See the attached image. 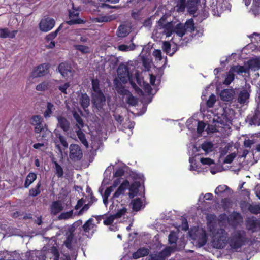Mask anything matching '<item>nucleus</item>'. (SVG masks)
<instances>
[{
  "mask_svg": "<svg viewBox=\"0 0 260 260\" xmlns=\"http://www.w3.org/2000/svg\"><path fill=\"white\" fill-rule=\"evenodd\" d=\"M136 45L132 43L131 45H127L122 44L118 46V49L121 51H129L134 50L136 48Z\"/></svg>",
  "mask_w": 260,
  "mask_h": 260,
  "instance_id": "39",
  "label": "nucleus"
},
{
  "mask_svg": "<svg viewBox=\"0 0 260 260\" xmlns=\"http://www.w3.org/2000/svg\"><path fill=\"white\" fill-rule=\"evenodd\" d=\"M73 210H71L68 212H63L61 213L58 216V219L60 220H67L69 219L73 218Z\"/></svg>",
  "mask_w": 260,
  "mask_h": 260,
  "instance_id": "45",
  "label": "nucleus"
},
{
  "mask_svg": "<svg viewBox=\"0 0 260 260\" xmlns=\"http://www.w3.org/2000/svg\"><path fill=\"white\" fill-rule=\"evenodd\" d=\"M80 103L81 106L85 110L88 107L90 103V99L86 94H82L80 98Z\"/></svg>",
  "mask_w": 260,
  "mask_h": 260,
  "instance_id": "36",
  "label": "nucleus"
},
{
  "mask_svg": "<svg viewBox=\"0 0 260 260\" xmlns=\"http://www.w3.org/2000/svg\"><path fill=\"white\" fill-rule=\"evenodd\" d=\"M128 188L129 191L128 194L131 198H133L137 194L138 191V186L137 185L133 184L131 186L129 185L127 189Z\"/></svg>",
  "mask_w": 260,
  "mask_h": 260,
  "instance_id": "47",
  "label": "nucleus"
},
{
  "mask_svg": "<svg viewBox=\"0 0 260 260\" xmlns=\"http://www.w3.org/2000/svg\"><path fill=\"white\" fill-rule=\"evenodd\" d=\"M48 69L47 64H41L33 70L31 76L33 78L43 76L48 73Z\"/></svg>",
  "mask_w": 260,
  "mask_h": 260,
  "instance_id": "19",
  "label": "nucleus"
},
{
  "mask_svg": "<svg viewBox=\"0 0 260 260\" xmlns=\"http://www.w3.org/2000/svg\"><path fill=\"white\" fill-rule=\"evenodd\" d=\"M54 110V105L50 102H48L47 103L46 109L44 113V116L45 118L50 117Z\"/></svg>",
  "mask_w": 260,
  "mask_h": 260,
  "instance_id": "37",
  "label": "nucleus"
},
{
  "mask_svg": "<svg viewBox=\"0 0 260 260\" xmlns=\"http://www.w3.org/2000/svg\"><path fill=\"white\" fill-rule=\"evenodd\" d=\"M92 95L103 93L100 88L99 81L97 79H92Z\"/></svg>",
  "mask_w": 260,
  "mask_h": 260,
  "instance_id": "32",
  "label": "nucleus"
},
{
  "mask_svg": "<svg viewBox=\"0 0 260 260\" xmlns=\"http://www.w3.org/2000/svg\"><path fill=\"white\" fill-rule=\"evenodd\" d=\"M234 117V111L229 107H219L214 113L204 116V120L208 125L210 132H219L223 136L228 135L230 132V124Z\"/></svg>",
  "mask_w": 260,
  "mask_h": 260,
  "instance_id": "1",
  "label": "nucleus"
},
{
  "mask_svg": "<svg viewBox=\"0 0 260 260\" xmlns=\"http://www.w3.org/2000/svg\"><path fill=\"white\" fill-rule=\"evenodd\" d=\"M55 137L54 139V142L55 144L56 148L58 149L61 154H62L63 150L61 149L60 144L63 147V149H66L68 147V143H67L66 138L61 134L55 132Z\"/></svg>",
  "mask_w": 260,
  "mask_h": 260,
  "instance_id": "10",
  "label": "nucleus"
},
{
  "mask_svg": "<svg viewBox=\"0 0 260 260\" xmlns=\"http://www.w3.org/2000/svg\"><path fill=\"white\" fill-rule=\"evenodd\" d=\"M114 18L112 16H103L95 19L98 22H109L113 20Z\"/></svg>",
  "mask_w": 260,
  "mask_h": 260,
  "instance_id": "55",
  "label": "nucleus"
},
{
  "mask_svg": "<svg viewBox=\"0 0 260 260\" xmlns=\"http://www.w3.org/2000/svg\"><path fill=\"white\" fill-rule=\"evenodd\" d=\"M118 78L122 83H126L130 80L132 75L130 74L128 71V67L124 64L119 65L117 70Z\"/></svg>",
  "mask_w": 260,
  "mask_h": 260,
  "instance_id": "7",
  "label": "nucleus"
},
{
  "mask_svg": "<svg viewBox=\"0 0 260 260\" xmlns=\"http://www.w3.org/2000/svg\"><path fill=\"white\" fill-rule=\"evenodd\" d=\"M116 88L118 93H119L120 94L126 95L127 96L128 94L130 93L127 89H126L123 87H119L118 85H116Z\"/></svg>",
  "mask_w": 260,
  "mask_h": 260,
  "instance_id": "62",
  "label": "nucleus"
},
{
  "mask_svg": "<svg viewBox=\"0 0 260 260\" xmlns=\"http://www.w3.org/2000/svg\"><path fill=\"white\" fill-rule=\"evenodd\" d=\"M189 161L190 164V170L195 171L197 173H200L203 172V169L199 165H197L194 158H189Z\"/></svg>",
  "mask_w": 260,
  "mask_h": 260,
  "instance_id": "30",
  "label": "nucleus"
},
{
  "mask_svg": "<svg viewBox=\"0 0 260 260\" xmlns=\"http://www.w3.org/2000/svg\"><path fill=\"white\" fill-rule=\"evenodd\" d=\"M48 256L52 255L53 260H58L59 254L56 247H52L47 252Z\"/></svg>",
  "mask_w": 260,
  "mask_h": 260,
  "instance_id": "50",
  "label": "nucleus"
},
{
  "mask_svg": "<svg viewBox=\"0 0 260 260\" xmlns=\"http://www.w3.org/2000/svg\"><path fill=\"white\" fill-rule=\"evenodd\" d=\"M228 219V221L230 224L235 226L237 224L242 222V217L240 214L237 213H233L229 217H227L225 214L222 215L220 217V220H223Z\"/></svg>",
  "mask_w": 260,
  "mask_h": 260,
  "instance_id": "14",
  "label": "nucleus"
},
{
  "mask_svg": "<svg viewBox=\"0 0 260 260\" xmlns=\"http://www.w3.org/2000/svg\"><path fill=\"white\" fill-rule=\"evenodd\" d=\"M51 86V83L49 81H45L38 84L36 89L39 91H44L50 88Z\"/></svg>",
  "mask_w": 260,
  "mask_h": 260,
  "instance_id": "35",
  "label": "nucleus"
},
{
  "mask_svg": "<svg viewBox=\"0 0 260 260\" xmlns=\"http://www.w3.org/2000/svg\"><path fill=\"white\" fill-rule=\"evenodd\" d=\"M162 48L164 51L170 55H173L176 51V50H174L173 48L172 50L171 49L170 43L167 41H164L163 42Z\"/></svg>",
  "mask_w": 260,
  "mask_h": 260,
  "instance_id": "41",
  "label": "nucleus"
},
{
  "mask_svg": "<svg viewBox=\"0 0 260 260\" xmlns=\"http://www.w3.org/2000/svg\"><path fill=\"white\" fill-rule=\"evenodd\" d=\"M131 31L129 25H121L117 31V35L119 37L123 38L128 35Z\"/></svg>",
  "mask_w": 260,
  "mask_h": 260,
  "instance_id": "26",
  "label": "nucleus"
},
{
  "mask_svg": "<svg viewBox=\"0 0 260 260\" xmlns=\"http://www.w3.org/2000/svg\"><path fill=\"white\" fill-rule=\"evenodd\" d=\"M70 86V83L69 82H66L63 84H61L58 86V88L62 93L64 94H67L69 88Z\"/></svg>",
  "mask_w": 260,
  "mask_h": 260,
  "instance_id": "52",
  "label": "nucleus"
},
{
  "mask_svg": "<svg viewBox=\"0 0 260 260\" xmlns=\"http://www.w3.org/2000/svg\"><path fill=\"white\" fill-rule=\"evenodd\" d=\"M74 47L76 50L81 52L83 54L89 53L92 51V50L90 47L85 45H75Z\"/></svg>",
  "mask_w": 260,
  "mask_h": 260,
  "instance_id": "40",
  "label": "nucleus"
},
{
  "mask_svg": "<svg viewBox=\"0 0 260 260\" xmlns=\"http://www.w3.org/2000/svg\"><path fill=\"white\" fill-rule=\"evenodd\" d=\"M56 118L58 121V126L65 132L68 131L70 128V122L67 119L62 116H57Z\"/></svg>",
  "mask_w": 260,
  "mask_h": 260,
  "instance_id": "23",
  "label": "nucleus"
},
{
  "mask_svg": "<svg viewBox=\"0 0 260 260\" xmlns=\"http://www.w3.org/2000/svg\"><path fill=\"white\" fill-rule=\"evenodd\" d=\"M186 125L189 129H194L197 125V132L199 134H201L205 127L206 124L202 121H197L195 119H190L187 121Z\"/></svg>",
  "mask_w": 260,
  "mask_h": 260,
  "instance_id": "15",
  "label": "nucleus"
},
{
  "mask_svg": "<svg viewBox=\"0 0 260 260\" xmlns=\"http://www.w3.org/2000/svg\"><path fill=\"white\" fill-rule=\"evenodd\" d=\"M70 158L74 161L80 160L82 157V151L80 147L77 144H71L69 147Z\"/></svg>",
  "mask_w": 260,
  "mask_h": 260,
  "instance_id": "9",
  "label": "nucleus"
},
{
  "mask_svg": "<svg viewBox=\"0 0 260 260\" xmlns=\"http://www.w3.org/2000/svg\"><path fill=\"white\" fill-rule=\"evenodd\" d=\"M177 240L176 233L174 232H171L169 235L168 240L170 243H175Z\"/></svg>",
  "mask_w": 260,
  "mask_h": 260,
  "instance_id": "60",
  "label": "nucleus"
},
{
  "mask_svg": "<svg viewBox=\"0 0 260 260\" xmlns=\"http://www.w3.org/2000/svg\"><path fill=\"white\" fill-rule=\"evenodd\" d=\"M186 0H179L176 6L178 11H183L185 8Z\"/></svg>",
  "mask_w": 260,
  "mask_h": 260,
  "instance_id": "63",
  "label": "nucleus"
},
{
  "mask_svg": "<svg viewBox=\"0 0 260 260\" xmlns=\"http://www.w3.org/2000/svg\"><path fill=\"white\" fill-rule=\"evenodd\" d=\"M58 70L63 78L68 79L71 78L73 76L74 71L70 64L68 63H60L58 67Z\"/></svg>",
  "mask_w": 260,
  "mask_h": 260,
  "instance_id": "8",
  "label": "nucleus"
},
{
  "mask_svg": "<svg viewBox=\"0 0 260 260\" xmlns=\"http://www.w3.org/2000/svg\"><path fill=\"white\" fill-rule=\"evenodd\" d=\"M72 8L69 10V16L70 20L66 22V23L71 25L75 24H83L85 21L78 17L80 10L78 7H76L73 3H71Z\"/></svg>",
  "mask_w": 260,
  "mask_h": 260,
  "instance_id": "6",
  "label": "nucleus"
},
{
  "mask_svg": "<svg viewBox=\"0 0 260 260\" xmlns=\"http://www.w3.org/2000/svg\"><path fill=\"white\" fill-rule=\"evenodd\" d=\"M216 101V96L212 94L207 102V105L208 107H212Z\"/></svg>",
  "mask_w": 260,
  "mask_h": 260,
  "instance_id": "61",
  "label": "nucleus"
},
{
  "mask_svg": "<svg viewBox=\"0 0 260 260\" xmlns=\"http://www.w3.org/2000/svg\"><path fill=\"white\" fill-rule=\"evenodd\" d=\"M17 30H14L11 32L9 31L8 28H0V38H13L15 37L17 34Z\"/></svg>",
  "mask_w": 260,
  "mask_h": 260,
  "instance_id": "28",
  "label": "nucleus"
},
{
  "mask_svg": "<svg viewBox=\"0 0 260 260\" xmlns=\"http://www.w3.org/2000/svg\"><path fill=\"white\" fill-rule=\"evenodd\" d=\"M250 211L254 214L260 213V204L258 205H250L249 207Z\"/></svg>",
  "mask_w": 260,
  "mask_h": 260,
  "instance_id": "59",
  "label": "nucleus"
},
{
  "mask_svg": "<svg viewBox=\"0 0 260 260\" xmlns=\"http://www.w3.org/2000/svg\"><path fill=\"white\" fill-rule=\"evenodd\" d=\"M37 175L34 173H30L26 177L24 186L25 188H28L29 186L32 183V182L36 179Z\"/></svg>",
  "mask_w": 260,
  "mask_h": 260,
  "instance_id": "38",
  "label": "nucleus"
},
{
  "mask_svg": "<svg viewBox=\"0 0 260 260\" xmlns=\"http://www.w3.org/2000/svg\"><path fill=\"white\" fill-rule=\"evenodd\" d=\"M196 3L194 0H188L187 8L189 13L194 14L196 11Z\"/></svg>",
  "mask_w": 260,
  "mask_h": 260,
  "instance_id": "46",
  "label": "nucleus"
},
{
  "mask_svg": "<svg viewBox=\"0 0 260 260\" xmlns=\"http://www.w3.org/2000/svg\"><path fill=\"white\" fill-rule=\"evenodd\" d=\"M246 223L247 228L252 232L260 229V220L257 219L254 217L248 218Z\"/></svg>",
  "mask_w": 260,
  "mask_h": 260,
  "instance_id": "17",
  "label": "nucleus"
},
{
  "mask_svg": "<svg viewBox=\"0 0 260 260\" xmlns=\"http://www.w3.org/2000/svg\"><path fill=\"white\" fill-rule=\"evenodd\" d=\"M92 103L94 106L98 109L103 107L105 104V97L103 93L92 95Z\"/></svg>",
  "mask_w": 260,
  "mask_h": 260,
  "instance_id": "20",
  "label": "nucleus"
},
{
  "mask_svg": "<svg viewBox=\"0 0 260 260\" xmlns=\"http://www.w3.org/2000/svg\"><path fill=\"white\" fill-rule=\"evenodd\" d=\"M216 4H214V2H213V5L211 6L212 9L215 12V11L218 12H222L228 9L229 4L226 2H223L220 3L219 2L218 5H217V1Z\"/></svg>",
  "mask_w": 260,
  "mask_h": 260,
  "instance_id": "24",
  "label": "nucleus"
},
{
  "mask_svg": "<svg viewBox=\"0 0 260 260\" xmlns=\"http://www.w3.org/2000/svg\"><path fill=\"white\" fill-rule=\"evenodd\" d=\"M55 23V20L53 18L48 17L43 19L40 22V29L42 31L47 32L54 27Z\"/></svg>",
  "mask_w": 260,
  "mask_h": 260,
  "instance_id": "12",
  "label": "nucleus"
},
{
  "mask_svg": "<svg viewBox=\"0 0 260 260\" xmlns=\"http://www.w3.org/2000/svg\"><path fill=\"white\" fill-rule=\"evenodd\" d=\"M76 133H77V135L78 136V138L81 141V142L82 143V144L84 145H85V146L87 147L88 142L85 138V135L81 131V128H79V129L78 131H77Z\"/></svg>",
  "mask_w": 260,
  "mask_h": 260,
  "instance_id": "48",
  "label": "nucleus"
},
{
  "mask_svg": "<svg viewBox=\"0 0 260 260\" xmlns=\"http://www.w3.org/2000/svg\"><path fill=\"white\" fill-rule=\"evenodd\" d=\"M31 124L34 126L36 133H41L44 128L43 118L40 115H35L31 118Z\"/></svg>",
  "mask_w": 260,
  "mask_h": 260,
  "instance_id": "13",
  "label": "nucleus"
},
{
  "mask_svg": "<svg viewBox=\"0 0 260 260\" xmlns=\"http://www.w3.org/2000/svg\"><path fill=\"white\" fill-rule=\"evenodd\" d=\"M247 72V68L241 66H234L231 68L227 73L223 83L228 85L234 80L235 74H240Z\"/></svg>",
  "mask_w": 260,
  "mask_h": 260,
  "instance_id": "5",
  "label": "nucleus"
},
{
  "mask_svg": "<svg viewBox=\"0 0 260 260\" xmlns=\"http://www.w3.org/2000/svg\"><path fill=\"white\" fill-rule=\"evenodd\" d=\"M250 86L249 85H246L245 89L240 91L238 97V102L240 104H245L248 102L249 98Z\"/></svg>",
  "mask_w": 260,
  "mask_h": 260,
  "instance_id": "18",
  "label": "nucleus"
},
{
  "mask_svg": "<svg viewBox=\"0 0 260 260\" xmlns=\"http://www.w3.org/2000/svg\"><path fill=\"white\" fill-rule=\"evenodd\" d=\"M234 91L232 89H225L220 94L221 99L225 101H230L233 98Z\"/></svg>",
  "mask_w": 260,
  "mask_h": 260,
  "instance_id": "27",
  "label": "nucleus"
},
{
  "mask_svg": "<svg viewBox=\"0 0 260 260\" xmlns=\"http://www.w3.org/2000/svg\"><path fill=\"white\" fill-rule=\"evenodd\" d=\"M127 102L131 105H135L137 103V99L135 98L131 94H128L127 96Z\"/></svg>",
  "mask_w": 260,
  "mask_h": 260,
  "instance_id": "64",
  "label": "nucleus"
},
{
  "mask_svg": "<svg viewBox=\"0 0 260 260\" xmlns=\"http://www.w3.org/2000/svg\"><path fill=\"white\" fill-rule=\"evenodd\" d=\"M66 246L69 249H73L77 245V241L74 238L73 234L69 232L67 233V238L64 242Z\"/></svg>",
  "mask_w": 260,
  "mask_h": 260,
  "instance_id": "22",
  "label": "nucleus"
},
{
  "mask_svg": "<svg viewBox=\"0 0 260 260\" xmlns=\"http://www.w3.org/2000/svg\"><path fill=\"white\" fill-rule=\"evenodd\" d=\"M237 154L235 152L232 153L227 155L223 160L224 164H231L236 157Z\"/></svg>",
  "mask_w": 260,
  "mask_h": 260,
  "instance_id": "56",
  "label": "nucleus"
},
{
  "mask_svg": "<svg viewBox=\"0 0 260 260\" xmlns=\"http://www.w3.org/2000/svg\"><path fill=\"white\" fill-rule=\"evenodd\" d=\"M63 209V206L61 201H56L52 203L51 206V213L53 215H56Z\"/></svg>",
  "mask_w": 260,
  "mask_h": 260,
  "instance_id": "25",
  "label": "nucleus"
},
{
  "mask_svg": "<svg viewBox=\"0 0 260 260\" xmlns=\"http://www.w3.org/2000/svg\"><path fill=\"white\" fill-rule=\"evenodd\" d=\"M55 166L56 174L58 177H61L63 175V171L62 167L57 162H54Z\"/></svg>",
  "mask_w": 260,
  "mask_h": 260,
  "instance_id": "58",
  "label": "nucleus"
},
{
  "mask_svg": "<svg viewBox=\"0 0 260 260\" xmlns=\"http://www.w3.org/2000/svg\"><path fill=\"white\" fill-rule=\"evenodd\" d=\"M243 67H246L247 68V72L249 69L252 70H257L260 69V58H253L249 60L247 64H245Z\"/></svg>",
  "mask_w": 260,
  "mask_h": 260,
  "instance_id": "21",
  "label": "nucleus"
},
{
  "mask_svg": "<svg viewBox=\"0 0 260 260\" xmlns=\"http://www.w3.org/2000/svg\"><path fill=\"white\" fill-rule=\"evenodd\" d=\"M251 122L254 125H260V101L258 102L255 114L251 119Z\"/></svg>",
  "mask_w": 260,
  "mask_h": 260,
  "instance_id": "33",
  "label": "nucleus"
},
{
  "mask_svg": "<svg viewBox=\"0 0 260 260\" xmlns=\"http://www.w3.org/2000/svg\"><path fill=\"white\" fill-rule=\"evenodd\" d=\"M228 189H229V188L228 187V186L225 185H219L216 188L215 190V193L216 194L218 195L221 194V193L224 192V191Z\"/></svg>",
  "mask_w": 260,
  "mask_h": 260,
  "instance_id": "54",
  "label": "nucleus"
},
{
  "mask_svg": "<svg viewBox=\"0 0 260 260\" xmlns=\"http://www.w3.org/2000/svg\"><path fill=\"white\" fill-rule=\"evenodd\" d=\"M125 168V165L120 164L119 167L116 169L114 174V176L116 178L114 180L113 184L106 189L103 196V203L105 205H107L108 198L111 192L115 191L112 199L113 204L115 203V200L120 196L123 195L125 190L129 186V182L127 180H124L122 182V179L120 178L123 175Z\"/></svg>",
  "mask_w": 260,
  "mask_h": 260,
  "instance_id": "3",
  "label": "nucleus"
},
{
  "mask_svg": "<svg viewBox=\"0 0 260 260\" xmlns=\"http://www.w3.org/2000/svg\"><path fill=\"white\" fill-rule=\"evenodd\" d=\"M213 148V145L211 142L206 141L201 145L198 151H200L201 149H202L205 152V154H207L212 151Z\"/></svg>",
  "mask_w": 260,
  "mask_h": 260,
  "instance_id": "29",
  "label": "nucleus"
},
{
  "mask_svg": "<svg viewBox=\"0 0 260 260\" xmlns=\"http://www.w3.org/2000/svg\"><path fill=\"white\" fill-rule=\"evenodd\" d=\"M63 25V24H61L55 31L48 34L45 38L46 42L53 41V40L57 36L58 32L62 27Z\"/></svg>",
  "mask_w": 260,
  "mask_h": 260,
  "instance_id": "44",
  "label": "nucleus"
},
{
  "mask_svg": "<svg viewBox=\"0 0 260 260\" xmlns=\"http://www.w3.org/2000/svg\"><path fill=\"white\" fill-rule=\"evenodd\" d=\"M93 221L94 220L93 219L90 218L83 225V229L85 233H89L90 231L94 230L95 225Z\"/></svg>",
  "mask_w": 260,
  "mask_h": 260,
  "instance_id": "31",
  "label": "nucleus"
},
{
  "mask_svg": "<svg viewBox=\"0 0 260 260\" xmlns=\"http://www.w3.org/2000/svg\"><path fill=\"white\" fill-rule=\"evenodd\" d=\"M186 30L184 25L181 23H178L176 25L173 22H169L164 25L162 27L157 28L153 31V35L157 36V37H160V35H157L162 33L166 35L167 37H170L173 32H175L180 38L182 37L185 34Z\"/></svg>",
  "mask_w": 260,
  "mask_h": 260,
  "instance_id": "4",
  "label": "nucleus"
},
{
  "mask_svg": "<svg viewBox=\"0 0 260 260\" xmlns=\"http://www.w3.org/2000/svg\"><path fill=\"white\" fill-rule=\"evenodd\" d=\"M132 208L134 210L138 211L141 209L143 204L141 200L139 198L136 199L132 202Z\"/></svg>",
  "mask_w": 260,
  "mask_h": 260,
  "instance_id": "42",
  "label": "nucleus"
},
{
  "mask_svg": "<svg viewBox=\"0 0 260 260\" xmlns=\"http://www.w3.org/2000/svg\"><path fill=\"white\" fill-rule=\"evenodd\" d=\"M120 197L121 196H120L118 198H117L115 200V203L113 204H112V197L110 199L109 201L108 200V203H107V205H105L106 206H107V204L109 202H110L111 203L110 206V210H113V208L115 207V206L118 207L117 213L115 214H114L115 216L116 217V218L117 219L121 217H122L123 215H125V214L126 213V211H127V209L125 208V207L123 206L122 205V204L120 205V207H119V206L118 205V203L119 202V199H120Z\"/></svg>",
  "mask_w": 260,
  "mask_h": 260,
  "instance_id": "11",
  "label": "nucleus"
},
{
  "mask_svg": "<svg viewBox=\"0 0 260 260\" xmlns=\"http://www.w3.org/2000/svg\"><path fill=\"white\" fill-rule=\"evenodd\" d=\"M73 116L77 122L76 124L77 127L78 128L82 127L83 126V122L79 115L77 112H75L73 113Z\"/></svg>",
  "mask_w": 260,
  "mask_h": 260,
  "instance_id": "51",
  "label": "nucleus"
},
{
  "mask_svg": "<svg viewBox=\"0 0 260 260\" xmlns=\"http://www.w3.org/2000/svg\"><path fill=\"white\" fill-rule=\"evenodd\" d=\"M117 219L114 215L106 216L104 220V223L105 225H110L113 223L114 220Z\"/></svg>",
  "mask_w": 260,
  "mask_h": 260,
  "instance_id": "57",
  "label": "nucleus"
},
{
  "mask_svg": "<svg viewBox=\"0 0 260 260\" xmlns=\"http://www.w3.org/2000/svg\"><path fill=\"white\" fill-rule=\"evenodd\" d=\"M197 233L193 234V231L191 230L189 232V234L192 239L194 240H198L199 243L202 245H204L206 242V234L204 231L197 230Z\"/></svg>",
  "mask_w": 260,
  "mask_h": 260,
  "instance_id": "16",
  "label": "nucleus"
},
{
  "mask_svg": "<svg viewBox=\"0 0 260 260\" xmlns=\"http://www.w3.org/2000/svg\"><path fill=\"white\" fill-rule=\"evenodd\" d=\"M207 226L213 235L212 243L216 248H222L225 246L228 241L231 248L237 250L240 248L245 241V233L244 231H235L228 240V233L224 230L220 229L216 231L214 223L209 222V217L207 219Z\"/></svg>",
  "mask_w": 260,
  "mask_h": 260,
  "instance_id": "2",
  "label": "nucleus"
},
{
  "mask_svg": "<svg viewBox=\"0 0 260 260\" xmlns=\"http://www.w3.org/2000/svg\"><path fill=\"white\" fill-rule=\"evenodd\" d=\"M184 27L186 31L191 32L193 31L194 29L193 20L192 19L187 20L184 25Z\"/></svg>",
  "mask_w": 260,
  "mask_h": 260,
  "instance_id": "49",
  "label": "nucleus"
},
{
  "mask_svg": "<svg viewBox=\"0 0 260 260\" xmlns=\"http://www.w3.org/2000/svg\"><path fill=\"white\" fill-rule=\"evenodd\" d=\"M41 186L40 182L38 183L36 186L34 188H32L29 190V195L35 197L40 193V187Z\"/></svg>",
  "mask_w": 260,
  "mask_h": 260,
  "instance_id": "53",
  "label": "nucleus"
},
{
  "mask_svg": "<svg viewBox=\"0 0 260 260\" xmlns=\"http://www.w3.org/2000/svg\"><path fill=\"white\" fill-rule=\"evenodd\" d=\"M63 25V24H61L55 31L48 34L45 38L46 42L53 41V40L57 36L58 32L62 27Z\"/></svg>",
  "mask_w": 260,
  "mask_h": 260,
  "instance_id": "43",
  "label": "nucleus"
},
{
  "mask_svg": "<svg viewBox=\"0 0 260 260\" xmlns=\"http://www.w3.org/2000/svg\"><path fill=\"white\" fill-rule=\"evenodd\" d=\"M149 253V250L147 248H140L133 254V257L134 259H138L141 257L145 256Z\"/></svg>",
  "mask_w": 260,
  "mask_h": 260,
  "instance_id": "34",
  "label": "nucleus"
}]
</instances>
